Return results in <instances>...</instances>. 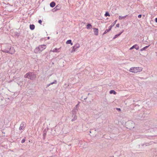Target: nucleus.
Instances as JSON below:
<instances>
[{
  "mask_svg": "<svg viewBox=\"0 0 157 157\" xmlns=\"http://www.w3.org/2000/svg\"><path fill=\"white\" fill-rule=\"evenodd\" d=\"M25 139H23V140H21V142L22 143H24L25 141Z\"/></svg>",
  "mask_w": 157,
  "mask_h": 157,
  "instance_id": "24",
  "label": "nucleus"
},
{
  "mask_svg": "<svg viewBox=\"0 0 157 157\" xmlns=\"http://www.w3.org/2000/svg\"><path fill=\"white\" fill-rule=\"evenodd\" d=\"M134 48V47H133V46L132 47H131L130 48V50H132Z\"/></svg>",
  "mask_w": 157,
  "mask_h": 157,
  "instance_id": "28",
  "label": "nucleus"
},
{
  "mask_svg": "<svg viewBox=\"0 0 157 157\" xmlns=\"http://www.w3.org/2000/svg\"><path fill=\"white\" fill-rule=\"evenodd\" d=\"M10 49H13V51L11 53V54H13L15 52V51L14 49L13 48H10Z\"/></svg>",
  "mask_w": 157,
  "mask_h": 157,
  "instance_id": "21",
  "label": "nucleus"
},
{
  "mask_svg": "<svg viewBox=\"0 0 157 157\" xmlns=\"http://www.w3.org/2000/svg\"><path fill=\"white\" fill-rule=\"evenodd\" d=\"M61 48V47H60L59 48H55L52 50H51V51L53 52H60Z\"/></svg>",
  "mask_w": 157,
  "mask_h": 157,
  "instance_id": "4",
  "label": "nucleus"
},
{
  "mask_svg": "<svg viewBox=\"0 0 157 157\" xmlns=\"http://www.w3.org/2000/svg\"><path fill=\"white\" fill-rule=\"evenodd\" d=\"M109 93L110 94H117V93L114 90H111L109 91Z\"/></svg>",
  "mask_w": 157,
  "mask_h": 157,
  "instance_id": "10",
  "label": "nucleus"
},
{
  "mask_svg": "<svg viewBox=\"0 0 157 157\" xmlns=\"http://www.w3.org/2000/svg\"><path fill=\"white\" fill-rule=\"evenodd\" d=\"M119 26H120V24H117L116 25V26L117 27H119Z\"/></svg>",
  "mask_w": 157,
  "mask_h": 157,
  "instance_id": "26",
  "label": "nucleus"
},
{
  "mask_svg": "<svg viewBox=\"0 0 157 157\" xmlns=\"http://www.w3.org/2000/svg\"><path fill=\"white\" fill-rule=\"evenodd\" d=\"M92 25L90 24H88L86 25V28L87 29H89L90 27H91Z\"/></svg>",
  "mask_w": 157,
  "mask_h": 157,
  "instance_id": "16",
  "label": "nucleus"
},
{
  "mask_svg": "<svg viewBox=\"0 0 157 157\" xmlns=\"http://www.w3.org/2000/svg\"><path fill=\"white\" fill-rule=\"evenodd\" d=\"M143 68L141 67H132L129 70V71L133 73H137L142 71Z\"/></svg>",
  "mask_w": 157,
  "mask_h": 157,
  "instance_id": "2",
  "label": "nucleus"
},
{
  "mask_svg": "<svg viewBox=\"0 0 157 157\" xmlns=\"http://www.w3.org/2000/svg\"><path fill=\"white\" fill-rule=\"evenodd\" d=\"M60 8H61V7H60V6L59 5H57L56 6V8L57 10H59V9H60Z\"/></svg>",
  "mask_w": 157,
  "mask_h": 157,
  "instance_id": "19",
  "label": "nucleus"
},
{
  "mask_svg": "<svg viewBox=\"0 0 157 157\" xmlns=\"http://www.w3.org/2000/svg\"><path fill=\"white\" fill-rule=\"evenodd\" d=\"M117 110H119V111H121V109L120 108H117Z\"/></svg>",
  "mask_w": 157,
  "mask_h": 157,
  "instance_id": "29",
  "label": "nucleus"
},
{
  "mask_svg": "<svg viewBox=\"0 0 157 157\" xmlns=\"http://www.w3.org/2000/svg\"><path fill=\"white\" fill-rule=\"evenodd\" d=\"M149 45L147 46H145V47H144L143 48H142L141 49H140V51H143L145 50V49H146L147 48L149 47Z\"/></svg>",
  "mask_w": 157,
  "mask_h": 157,
  "instance_id": "13",
  "label": "nucleus"
},
{
  "mask_svg": "<svg viewBox=\"0 0 157 157\" xmlns=\"http://www.w3.org/2000/svg\"><path fill=\"white\" fill-rule=\"evenodd\" d=\"M76 49V48L74 46L73 47V48L71 51V52L72 53L73 52H75V51Z\"/></svg>",
  "mask_w": 157,
  "mask_h": 157,
  "instance_id": "15",
  "label": "nucleus"
},
{
  "mask_svg": "<svg viewBox=\"0 0 157 157\" xmlns=\"http://www.w3.org/2000/svg\"><path fill=\"white\" fill-rule=\"evenodd\" d=\"M133 46L134 48H135L136 50H138L139 49V47L137 44H135Z\"/></svg>",
  "mask_w": 157,
  "mask_h": 157,
  "instance_id": "8",
  "label": "nucleus"
},
{
  "mask_svg": "<svg viewBox=\"0 0 157 157\" xmlns=\"http://www.w3.org/2000/svg\"><path fill=\"white\" fill-rule=\"evenodd\" d=\"M155 22L157 23V18H156L155 19Z\"/></svg>",
  "mask_w": 157,
  "mask_h": 157,
  "instance_id": "30",
  "label": "nucleus"
},
{
  "mask_svg": "<svg viewBox=\"0 0 157 157\" xmlns=\"http://www.w3.org/2000/svg\"><path fill=\"white\" fill-rule=\"evenodd\" d=\"M24 128V127L23 124L22 125L21 124L20 127H19V129L20 130H23Z\"/></svg>",
  "mask_w": 157,
  "mask_h": 157,
  "instance_id": "14",
  "label": "nucleus"
},
{
  "mask_svg": "<svg viewBox=\"0 0 157 157\" xmlns=\"http://www.w3.org/2000/svg\"><path fill=\"white\" fill-rule=\"evenodd\" d=\"M55 5H56V3L54 2H51L50 4V6L52 7H54L55 6Z\"/></svg>",
  "mask_w": 157,
  "mask_h": 157,
  "instance_id": "6",
  "label": "nucleus"
},
{
  "mask_svg": "<svg viewBox=\"0 0 157 157\" xmlns=\"http://www.w3.org/2000/svg\"><path fill=\"white\" fill-rule=\"evenodd\" d=\"M24 77L33 79L36 78V75L31 73H28L25 75Z\"/></svg>",
  "mask_w": 157,
  "mask_h": 157,
  "instance_id": "3",
  "label": "nucleus"
},
{
  "mask_svg": "<svg viewBox=\"0 0 157 157\" xmlns=\"http://www.w3.org/2000/svg\"><path fill=\"white\" fill-rule=\"evenodd\" d=\"M66 43L67 44H71V45H73V44L71 42V40H67L66 41Z\"/></svg>",
  "mask_w": 157,
  "mask_h": 157,
  "instance_id": "9",
  "label": "nucleus"
},
{
  "mask_svg": "<svg viewBox=\"0 0 157 157\" xmlns=\"http://www.w3.org/2000/svg\"><path fill=\"white\" fill-rule=\"evenodd\" d=\"M46 48V46L45 45H40L34 49V52L36 53H40Z\"/></svg>",
  "mask_w": 157,
  "mask_h": 157,
  "instance_id": "1",
  "label": "nucleus"
},
{
  "mask_svg": "<svg viewBox=\"0 0 157 157\" xmlns=\"http://www.w3.org/2000/svg\"><path fill=\"white\" fill-rule=\"evenodd\" d=\"M113 27V25H111L109 27V31L111 30Z\"/></svg>",
  "mask_w": 157,
  "mask_h": 157,
  "instance_id": "23",
  "label": "nucleus"
},
{
  "mask_svg": "<svg viewBox=\"0 0 157 157\" xmlns=\"http://www.w3.org/2000/svg\"><path fill=\"white\" fill-rule=\"evenodd\" d=\"M29 27L31 30H33L35 29V26L34 25H30Z\"/></svg>",
  "mask_w": 157,
  "mask_h": 157,
  "instance_id": "7",
  "label": "nucleus"
},
{
  "mask_svg": "<svg viewBox=\"0 0 157 157\" xmlns=\"http://www.w3.org/2000/svg\"><path fill=\"white\" fill-rule=\"evenodd\" d=\"M94 32L95 35L97 36L98 34V30L97 28H93Z\"/></svg>",
  "mask_w": 157,
  "mask_h": 157,
  "instance_id": "5",
  "label": "nucleus"
},
{
  "mask_svg": "<svg viewBox=\"0 0 157 157\" xmlns=\"http://www.w3.org/2000/svg\"><path fill=\"white\" fill-rule=\"evenodd\" d=\"M122 33H121L119 34L116 35L113 38V39H115L118 37L120 35V34Z\"/></svg>",
  "mask_w": 157,
  "mask_h": 157,
  "instance_id": "18",
  "label": "nucleus"
},
{
  "mask_svg": "<svg viewBox=\"0 0 157 157\" xmlns=\"http://www.w3.org/2000/svg\"><path fill=\"white\" fill-rule=\"evenodd\" d=\"M74 46L76 48V49H77L80 47V45L79 44L76 43Z\"/></svg>",
  "mask_w": 157,
  "mask_h": 157,
  "instance_id": "11",
  "label": "nucleus"
},
{
  "mask_svg": "<svg viewBox=\"0 0 157 157\" xmlns=\"http://www.w3.org/2000/svg\"><path fill=\"white\" fill-rule=\"evenodd\" d=\"M127 16H119V20H122L123 19H124Z\"/></svg>",
  "mask_w": 157,
  "mask_h": 157,
  "instance_id": "12",
  "label": "nucleus"
},
{
  "mask_svg": "<svg viewBox=\"0 0 157 157\" xmlns=\"http://www.w3.org/2000/svg\"><path fill=\"white\" fill-rule=\"evenodd\" d=\"M105 17L110 16V15L108 12H106L105 14Z\"/></svg>",
  "mask_w": 157,
  "mask_h": 157,
  "instance_id": "17",
  "label": "nucleus"
},
{
  "mask_svg": "<svg viewBox=\"0 0 157 157\" xmlns=\"http://www.w3.org/2000/svg\"><path fill=\"white\" fill-rule=\"evenodd\" d=\"M141 14H140L138 16V17L139 18H140L141 17Z\"/></svg>",
  "mask_w": 157,
  "mask_h": 157,
  "instance_id": "27",
  "label": "nucleus"
},
{
  "mask_svg": "<svg viewBox=\"0 0 157 157\" xmlns=\"http://www.w3.org/2000/svg\"><path fill=\"white\" fill-rule=\"evenodd\" d=\"M117 20H116L111 25H113V26L115 25L117 21Z\"/></svg>",
  "mask_w": 157,
  "mask_h": 157,
  "instance_id": "22",
  "label": "nucleus"
},
{
  "mask_svg": "<svg viewBox=\"0 0 157 157\" xmlns=\"http://www.w3.org/2000/svg\"><path fill=\"white\" fill-rule=\"evenodd\" d=\"M38 22L40 24H41V23L42 22V21L41 20H39L38 21Z\"/></svg>",
  "mask_w": 157,
  "mask_h": 157,
  "instance_id": "25",
  "label": "nucleus"
},
{
  "mask_svg": "<svg viewBox=\"0 0 157 157\" xmlns=\"http://www.w3.org/2000/svg\"><path fill=\"white\" fill-rule=\"evenodd\" d=\"M56 83V82H52V83H51V84H52L53 83Z\"/></svg>",
  "mask_w": 157,
  "mask_h": 157,
  "instance_id": "31",
  "label": "nucleus"
},
{
  "mask_svg": "<svg viewBox=\"0 0 157 157\" xmlns=\"http://www.w3.org/2000/svg\"><path fill=\"white\" fill-rule=\"evenodd\" d=\"M109 29H106L104 33L103 34H105L107 33H108V32H109Z\"/></svg>",
  "mask_w": 157,
  "mask_h": 157,
  "instance_id": "20",
  "label": "nucleus"
}]
</instances>
